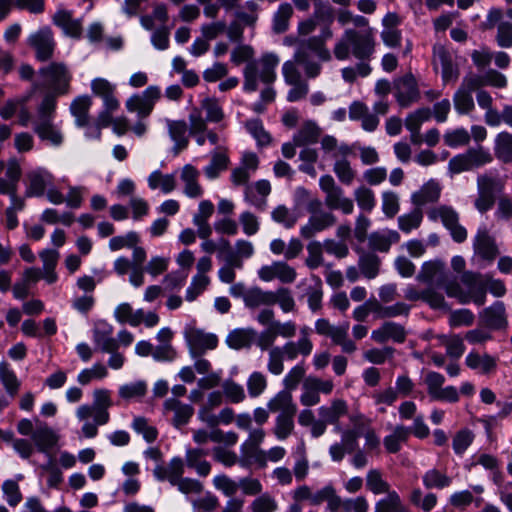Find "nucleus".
I'll return each instance as SVG.
<instances>
[{
	"label": "nucleus",
	"mask_w": 512,
	"mask_h": 512,
	"mask_svg": "<svg viewBox=\"0 0 512 512\" xmlns=\"http://www.w3.org/2000/svg\"><path fill=\"white\" fill-rule=\"evenodd\" d=\"M295 63L300 65L307 78H316L321 73V64L312 59L309 53L304 49H296L294 54Z\"/></svg>",
	"instance_id": "de8ad7c7"
},
{
	"label": "nucleus",
	"mask_w": 512,
	"mask_h": 512,
	"mask_svg": "<svg viewBox=\"0 0 512 512\" xmlns=\"http://www.w3.org/2000/svg\"><path fill=\"white\" fill-rule=\"evenodd\" d=\"M480 318L491 329H502L508 324L505 305L501 301H496L490 307L485 308L480 313Z\"/></svg>",
	"instance_id": "a878e982"
},
{
	"label": "nucleus",
	"mask_w": 512,
	"mask_h": 512,
	"mask_svg": "<svg viewBox=\"0 0 512 512\" xmlns=\"http://www.w3.org/2000/svg\"><path fill=\"white\" fill-rule=\"evenodd\" d=\"M479 89V80L465 75L459 88L453 95L454 108L460 115L471 113L474 108V99L472 93Z\"/></svg>",
	"instance_id": "9b49d317"
},
{
	"label": "nucleus",
	"mask_w": 512,
	"mask_h": 512,
	"mask_svg": "<svg viewBox=\"0 0 512 512\" xmlns=\"http://www.w3.org/2000/svg\"><path fill=\"white\" fill-rule=\"evenodd\" d=\"M279 57L272 52L264 53L258 60L247 63L243 70V89L254 92L258 89V81L270 85L276 80V67Z\"/></svg>",
	"instance_id": "20e7f679"
},
{
	"label": "nucleus",
	"mask_w": 512,
	"mask_h": 512,
	"mask_svg": "<svg viewBox=\"0 0 512 512\" xmlns=\"http://www.w3.org/2000/svg\"><path fill=\"white\" fill-rule=\"evenodd\" d=\"M360 253L358 266L361 274L367 279H374L380 270L381 260L373 252L358 251Z\"/></svg>",
	"instance_id": "e433bc0d"
},
{
	"label": "nucleus",
	"mask_w": 512,
	"mask_h": 512,
	"mask_svg": "<svg viewBox=\"0 0 512 512\" xmlns=\"http://www.w3.org/2000/svg\"><path fill=\"white\" fill-rule=\"evenodd\" d=\"M427 215L432 221L441 220L455 242L461 243L467 239V231L459 224V215L452 207L446 205L434 207L428 211Z\"/></svg>",
	"instance_id": "6e6552de"
},
{
	"label": "nucleus",
	"mask_w": 512,
	"mask_h": 512,
	"mask_svg": "<svg viewBox=\"0 0 512 512\" xmlns=\"http://www.w3.org/2000/svg\"><path fill=\"white\" fill-rule=\"evenodd\" d=\"M395 98L402 108H407L420 99L417 81L412 74L397 78L393 83Z\"/></svg>",
	"instance_id": "f8f14e48"
},
{
	"label": "nucleus",
	"mask_w": 512,
	"mask_h": 512,
	"mask_svg": "<svg viewBox=\"0 0 512 512\" xmlns=\"http://www.w3.org/2000/svg\"><path fill=\"white\" fill-rule=\"evenodd\" d=\"M366 486L373 494L390 493V485L382 478L378 469H371L366 475Z\"/></svg>",
	"instance_id": "052dcab7"
},
{
	"label": "nucleus",
	"mask_w": 512,
	"mask_h": 512,
	"mask_svg": "<svg viewBox=\"0 0 512 512\" xmlns=\"http://www.w3.org/2000/svg\"><path fill=\"white\" fill-rule=\"evenodd\" d=\"M254 254V246L250 241L239 239L235 242V251L226 255L225 262L236 266L237 269L243 267L242 259H248Z\"/></svg>",
	"instance_id": "4c0bfd02"
},
{
	"label": "nucleus",
	"mask_w": 512,
	"mask_h": 512,
	"mask_svg": "<svg viewBox=\"0 0 512 512\" xmlns=\"http://www.w3.org/2000/svg\"><path fill=\"white\" fill-rule=\"evenodd\" d=\"M267 408L271 413H278V415L297 413V405L293 400L292 392L285 389L280 390L269 399Z\"/></svg>",
	"instance_id": "b1692460"
},
{
	"label": "nucleus",
	"mask_w": 512,
	"mask_h": 512,
	"mask_svg": "<svg viewBox=\"0 0 512 512\" xmlns=\"http://www.w3.org/2000/svg\"><path fill=\"white\" fill-rule=\"evenodd\" d=\"M422 481L427 489H444L449 487L452 483V479L449 476L437 469L426 471L422 477Z\"/></svg>",
	"instance_id": "603ef678"
},
{
	"label": "nucleus",
	"mask_w": 512,
	"mask_h": 512,
	"mask_svg": "<svg viewBox=\"0 0 512 512\" xmlns=\"http://www.w3.org/2000/svg\"><path fill=\"white\" fill-rule=\"evenodd\" d=\"M282 353L284 357L289 360H294L298 357V355L308 356L311 354L313 349V344L310 339L299 338L297 342L288 341L283 346Z\"/></svg>",
	"instance_id": "79ce46f5"
},
{
	"label": "nucleus",
	"mask_w": 512,
	"mask_h": 512,
	"mask_svg": "<svg viewBox=\"0 0 512 512\" xmlns=\"http://www.w3.org/2000/svg\"><path fill=\"white\" fill-rule=\"evenodd\" d=\"M441 193L440 185L430 180L426 184H424L418 191L412 193L411 202L417 207L437 202Z\"/></svg>",
	"instance_id": "c756f323"
},
{
	"label": "nucleus",
	"mask_w": 512,
	"mask_h": 512,
	"mask_svg": "<svg viewBox=\"0 0 512 512\" xmlns=\"http://www.w3.org/2000/svg\"><path fill=\"white\" fill-rule=\"evenodd\" d=\"M199 171L192 165L187 164L182 168L180 178L184 183V194L189 198H199L203 189L198 183Z\"/></svg>",
	"instance_id": "c85d7f7f"
},
{
	"label": "nucleus",
	"mask_w": 512,
	"mask_h": 512,
	"mask_svg": "<svg viewBox=\"0 0 512 512\" xmlns=\"http://www.w3.org/2000/svg\"><path fill=\"white\" fill-rule=\"evenodd\" d=\"M93 406L96 408V423L105 425L109 422L110 415L108 408L111 407L112 402L110 398V392L107 389H96L93 392Z\"/></svg>",
	"instance_id": "2f4dec72"
},
{
	"label": "nucleus",
	"mask_w": 512,
	"mask_h": 512,
	"mask_svg": "<svg viewBox=\"0 0 512 512\" xmlns=\"http://www.w3.org/2000/svg\"><path fill=\"white\" fill-rule=\"evenodd\" d=\"M474 253L481 259L492 262L499 254L496 241L485 227L477 230L473 239Z\"/></svg>",
	"instance_id": "a211bd4d"
},
{
	"label": "nucleus",
	"mask_w": 512,
	"mask_h": 512,
	"mask_svg": "<svg viewBox=\"0 0 512 512\" xmlns=\"http://www.w3.org/2000/svg\"><path fill=\"white\" fill-rule=\"evenodd\" d=\"M247 131L256 140L259 146H267L271 142L270 134L264 129L262 121L259 119L248 120L245 124Z\"/></svg>",
	"instance_id": "69168bd1"
},
{
	"label": "nucleus",
	"mask_w": 512,
	"mask_h": 512,
	"mask_svg": "<svg viewBox=\"0 0 512 512\" xmlns=\"http://www.w3.org/2000/svg\"><path fill=\"white\" fill-rule=\"evenodd\" d=\"M444 269L445 265L441 260L426 261L421 266L417 280L423 283H431L436 280L438 285L445 288L449 281H444Z\"/></svg>",
	"instance_id": "bb28decb"
},
{
	"label": "nucleus",
	"mask_w": 512,
	"mask_h": 512,
	"mask_svg": "<svg viewBox=\"0 0 512 512\" xmlns=\"http://www.w3.org/2000/svg\"><path fill=\"white\" fill-rule=\"evenodd\" d=\"M407 509L403 506L401 499L396 491L387 493L385 498L380 499L375 504L374 512H405Z\"/></svg>",
	"instance_id": "4d7b16f0"
},
{
	"label": "nucleus",
	"mask_w": 512,
	"mask_h": 512,
	"mask_svg": "<svg viewBox=\"0 0 512 512\" xmlns=\"http://www.w3.org/2000/svg\"><path fill=\"white\" fill-rule=\"evenodd\" d=\"M131 427L136 433L141 434L148 443H152L157 439V429L154 426L149 425L148 420L144 417H135Z\"/></svg>",
	"instance_id": "774afa93"
},
{
	"label": "nucleus",
	"mask_w": 512,
	"mask_h": 512,
	"mask_svg": "<svg viewBox=\"0 0 512 512\" xmlns=\"http://www.w3.org/2000/svg\"><path fill=\"white\" fill-rule=\"evenodd\" d=\"M297 49H304L306 53L313 52L321 61H329L331 59L330 51L326 48L323 43V39L317 36L310 37L302 41Z\"/></svg>",
	"instance_id": "09e8293b"
},
{
	"label": "nucleus",
	"mask_w": 512,
	"mask_h": 512,
	"mask_svg": "<svg viewBox=\"0 0 512 512\" xmlns=\"http://www.w3.org/2000/svg\"><path fill=\"white\" fill-rule=\"evenodd\" d=\"M255 336L254 328H236L228 333L225 341L231 349H248L254 343Z\"/></svg>",
	"instance_id": "cd10ccee"
},
{
	"label": "nucleus",
	"mask_w": 512,
	"mask_h": 512,
	"mask_svg": "<svg viewBox=\"0 0 512 512\" xmlns=\"http://www.w3.org/2000/svg\"><path fill=\"white\" fill-rule=\"evenodd\" d=\"M39 81L33 84V89H49L46 94H54L55 99L69 92L71 74L62 62H53L38 71Z\"/></svg>",
	"instance_id": "39448f33"
},
{
	"label": "nucleus",
	"mask_w": 512,
	"mask_h": 512,
	"mask_svg": "<svg viewBox=\"0 0 512 512\" xmlns=\"http://www.w3.org/2000/svg\"><path fill=\"white\" fill-rule=\"evenodd\" d=\"M91 106V99L89 96H79L73 100L70 105V111L75 117L76 125L79 127L88 124V111Z\"/></svg>",
	"instance_id": "49530a36"
},
{
	"label": "nucleus",
	"mask_w": 512,
	"mask_h": 512,
	"mask_svg": "<svg viewBox=\"0 0 512 512\" xmlns=\"http://www.w3.org/2000/svg\"><path fill=\"white\" fill-rule=\"evenodd\" d=\"M307 211L309 218L306 224L300 228V235L304 239H311L337 222V217L331 212L323 209L322 202L313 199L308 203Z\"/></svg>",
	"instance_id": "423d86ee"
},
{
	"label": "nucleus",
	"mask_w": 512,
	"mask_h": 512,
	"mask_svg": "<svg viewBox=\"0 0 512 512\" xmlns=\"http://www.w3.org/2000/svg\"><path fill=\"white\" fill-rule=\"evenodd\" d=\"M147 392V384L145 381H136L124 384L119 387V396L124 400L142 398Z\"/></svg>",
	"instance_id": "338daca9"
},
{
	"label": "nucleus",
	"mask_w": 512,
	"mask_h": 512,
	"mask_svg": "<svg viewBox=\"0 0 512 512\" xmlns=\"http://www.w3.org/2000/svg\"><path fill=\"white\" fill-rule=\"evenodd\" d=\"M333 172L338 180L347 186L351 185L356 177V171L352 168L350 161L344 157L336 159Z\"/></svg>",
	"instance_id": "864d4df0"
},
{
	"label": "nucleus",
	"mask_w": 512,
	"mask_h": 512,
	"mask_svg": "<svg viewBox=\"0 0 512 512\" xmlns=\"http://www.w3.org/2000/svg\"><path fill=\"white\" fill-rule=\"evenodd\" d=\"M503 188L501 180L492 173H485L477 177V192H484L486 194H492L496 197V194Z\"/></svg>",
	"instance_id": "5fc2aeb1"
},
{
	"label": "nucleus",
	"mask_w": 512,
	"mask_h": 512,
	"mask_svg": "<svg viewBox=\"0 0 512 512\" xmlns=\"http://www.w3.org/2000/svg\"><path fill=\"white\" fill-rule=\"evenodd\" d=\"M207 452L200 448H189L186 450L185 463L201 477H206L211 471V465L204 458Z\"/></svg>",
	"instance_id": "7c9ffc66"
},
{
	"label": "nucleus",
	"mask_w": 512,
	"mask_h": 512,
	"mask_svg": "<svg viewBox=\"0 0 512 512\" xmlns=\"http://www.w3.org/2000/svg\"><path fill=\"white\" fill-rule=\"evenodd\" d=\"M27 186L25 195L27 197H42L46 189L54 185V175L43 167H37L27 172Z\"/></svg>",
	"instance_id": "4468645a"
},
{
	"label": "nucleus",
	"mask_w": 512,
	"mask_h": 512,
	"mask_svg": "<svg viewBox=\"0 0 512 512\" xmlns=\"http://www.w3.org/2000/svg\"><path fill=\"white\" fill-rule=\"evenodd\" d=\"M422 219V210L416 207L411 212L398 217V227L402 232L408 234L421 225Z\"/></svg>",
	"instance_id": "680f3d73"
},
{
	"label": "nucleus",
	"mask_w": 512,
	"mask_h": 512,
	"mask_svg": "<svg viewBox=\"0 0 512 512\" xmlns=\"http://www.w3.org/2000/svg\"><path fill=\"white\" fill-rule=\"evenodd\" d=\"M161 97L158 86H149L141 94H134L126 101L129 112H136L139 119L148 117L154 109L156 102Z\"/></svg>",
	"instance_id": "1a4fd4ad"
},
{
	"label": "nucleus",
	"mask_w": 512,
	"mask_h": 512,
	"mask_svg": "<svg viewBox=\"0 0 512 512\" xmlns=\"http://www.w3.org/2000/svg\"><path fill=\"white\" fill-rule=\"evenodd\" d=\"M410 435V428L403 425H397L393 432L384 437L383 444L389 453H397L401 449L402 443L406 442Z\"/></svg>",
	"instance_id": "37998d69"
},
{
	"label": "nucleus",
	"mask_w": 512,
	"mask_h": 512,
	"mask_svg": "<svg viewBox=\"0 0 512 512\" xmlns=\"http://www.w3.org/2000/svg\"><path fill=\"white\" fill-rule=\"evenodd\" d=\"M91 90L95 96L103 101V106L107 110H117L120 106L118 99L115 97L116 85L105 78H95L91 81Z\"/></svg>",
	"instance_id": "6ab92c4d"
},
{
	"label": "nucleus",
	"mask_w": 512,
	"mask_h": 512,
	"mask_svg": "<svg viewBox=\"0 0 512 512\" xmlns=\"http://www.w3.org/2000/svg\"><path fill=\"white\" fill-rule=\"evenodd\" d=\"M348 330V322L338 326L331 324L326 318H320L315 322V331L317 334L329 337L334 344L341 347L342 352L352 354L357 350V346L354 341L349 339Z\"/></svg>",
	"instance_id": "0eeeda50"
},
{
	"label": "nucleus",
	"mask_w": 512,
	"mask_h": 512,
	"mask_svg": "<svg viewBox=\"0 0 512 512\" xmlns=\"http://www.w3.org/2000/svg\"><path fill=\"white\" fill-rule=\"evenodd\" d=\"M469 76L479 80V89L484 86L504 88L507 85V78L505 75L495 69H488L482 75L469 73Z\"/></svg>",
	"instance_id": "3c124183"
},
{
	"label": "nucleus",
	"mask_w": 512,
	"mask_h": 512,
	"mask_svg": "<svg viewBox=\"0 0 512 512\" xmlns=\"http://www.w3.org/2000/svg\"><path fill=\"white\" fill-rule=\"evenodd\" d=\"M406 335V330L401 324L387 321L372 331L371 338L377 343H385L388 340L403 343L406 340Z\"/></svg>",
	"instance_id": "412c9836"
},
{
	"label": "nucleus",
	"mask_w": 512,
	"mask_h": 512,
	"mask_svg": "<svg viewBox=\"0 0 512 512\" xmlns=\"http://www.w3.org/2000/svg\"><path fill=\"white\" fill-rule=\"evenodd\" d=\"M376 50V39L372 28L366 30L346 29L335 43L333 54L339 61L351 56L359 61H370Z\"/></svg>",
	"instance_id": "f257e3e1"
},
{
	"label": "nucleus",
	"mask_w": 512,
	"mask_h": 512,
	"mask_svg": "<svg viewBox=\"0 0 512 512\" xmlns=\"http://www.w3.org/2000/svg\"><path fill=\"white\" fill-rule=\"evenodd\" d=\"M487 275L467 271L461 276V283L453 280L445 285V291L449 297L456 298L460 303L473 302L477 306L484 305L487 292Z\"/></svg>",
	"instance_id": "7ed1b4c3"
},
{
	"label": "nucleus",
	"mask_w": 512,
	"mask_h": 512,
	"mask_svg": "<svg viewBox=\"0 0 512 512\" xmlns=\"http://www.w3.org/2000/svg\"><path fill=\"white\" fill-rule=\"evenodd\" d=\"M272 300V291L263 290L258 286L249 288L248 294L245 297L244 305L248 309H256L261 306L270 307Z\"/></svg>",
	"instance_id": "a19ab883"
},
{
	"label": "nucleus",
	"mask_w": 512,
	"mask_h": 512,
	"mask_svg": "<svg viewBox=\"0 0 512 512\" xmlns=\"http://www.w3.org/2000/svg\"><path fill=\"white\" fill-rule=\"evenodd\" d=\"M368 241V247L371 250L370 252H381L387 253L392 244L398 243L400 240V235L395 230L383 229L380 231H374L368 235L366 239Z\"/></svg>",
	"instance_id": "4be33fe9"
},
{
	"label": "nucleus",
	"mask_w": 512,
	"mask_h": 512,
	"mask_svg": "<svg viewBox=\"0 0 512 512\" xmlns=\"http://www.w3.org/2000/svg\"><path fill=\"white\" fill-rule=\"evenodd\" d=\"M321 135L319 126L311 120L303 123L301 128L293 136V141L299 147L316 143Z\"/></svg>",
	"instance_id": "58836bf2"
},
{
	"label": "nucleus",
	"mask_w": 512,
	"mask_h": 512,
	"mask_svg": "<svg viewBox=\"0 0 512 512\" xmlns=\"http://www.w3.org/2000/svg\"><path fill=\"white\" fill-rule=\"evenodd\" d=\"M325 205L330 210H340L345 215L352 214L354 211L353 200L344 195L341 187L325 196Z\"/></svg>",
	"instance_id": "c9c22d12"
},
{
	"label": "nucleus",
	"mask_w": 512,
	"mask_h": 512,
	"mask_svg": "<svg viewBox=\"0 0 512 512\" xmlns=\"http://www.w3.org/2000/svg\"><path fill=\"white\" fill-rule=\"evenodd\" d=\"M433 65L441 67L442 80L445 84L455 83L459 77V69L453 61L452 54L442 45L433 47Z\"/></svg>",
	"instance_id": "dca6fc26"
},
{
	"label": "nucleus",
	"mask_w": 512,
	"mask_h": 512,
	"mask_svg": "<svg viewBox=\"0 0 512 512\" xmlns=\"http://www.w3.org/2000/svg\"><path fill=\"white\" fill-rule=\"evenodd\" d=\"M148 186L155 190L160 188L163 193L167 194L176 187V180L173 174H162L161 171L155 170L148 176Z\"/></svg>",
	"instance_id": "a18cd8bd"
},
{
	"label": "nucleus",
	"mask_w": 512,
	"mask_h": 512,
	"mask_svg": "<svg viewBox=\"0 0 512 512\" xmlns=\"http://www.w3.org/2000/svg\"><path fill=\"white\" fill-rule=\"evenodd\" d=\"M259 5L250 0L236 11V18L246 26H254L258 20Z\"/></svg>",
	"instance_id": "0e129e2a"
},
{
	"label": "nucleus",
	"mask_w": 512,
	"mask_h": 512,
	"mask_svg": "<svg viewBox=\"0 0 512 512\" xmlns=\"http://www.w3.org/2000/svg\"><path fill=\"white\" fill-rule=\"evenodd\" d=\"M275 304H278L285 313L295 309V300L291 291L286 287H279L277 290L272 291L271 306Z\"/></svg>",
	"instance_id": "e2e57ef3"
},
{
	"label": "nucleus",
	"mask_w": 512,
	"mask_h": 512,
	"mask_svg": "<svg viewBox=\"0 0 512 512\" xmlns=\"http://www.w3.org/2000/svg\"><path fill=\"white\" fill-rule=\"evenodd\" d=\"M0 383L6 391V395L0 391V412H2L9 407L10 399L15 398L21 387V381L6 361L0 362Z\"/></svg>",
	"instance_id": "2eb2a0df"
},
{
	"label": "nucleus",
	"mask_w": 512,
	"mask_h": 512,
	"mask_svg": "<svg viewBox=\"0 0 512 512\" xmlns=\"http://www.w3.org/2000/svg\"><path fill=\"white\" fill-rule=\"evenodd\" d=\"M311 279L314 284L306 289L305 295L307 296L309 309L312 312H316L322 308L323 285L319 276L313 274Z\"/></svg>",
	"instance_id": "8fccbe9b"
},
{
	"label": "nucleus",
	"mask_w": 512,
	"mask_h": 512,
	"mask_svg": "<svg viewBox=\"0 0 512 512\" xmlns=\"http://www.w3.org/2000/svg\"><path fill=\"white\" fill-rule=\"evenodd\" d=\"M246 386L249 396L251 398H257L261 396L267 389V377L260 371H254L249 375Z\"/></svg>",
	"instance_id": "6e6d98bb"
},
{
	"label": "nucleus",
	"mask_w": 512,
	"mask_h": 512,
	"mask_svg": "<svg viewBox=\"0 0 512 512\" xmlns=\"http://www.w3.org/2000/svg\"><path fill=\"white\" fill-rule=\"evenodd\" d=\"M32 440L39 452L49 454V451L57 445L59 436L47 424L41 423L33 432Z\"/></svg>",
	"instance_id": "5701e85b"
},
{
	"label": "nucleus",
	"mask_w": 512,
	"mask_h": 512,
	"mask_svg": "<svg viewBox=\"0 0 512 512\" xmlns=\"http://www.w3.org/2000/svg\"><path fill=\"white\" fill-rule=\"evenodd\" d=\"M494 154L503 163L512 162V134L506 131L496 135L494 141Z\"/></svg>",
	"instance_id": "ea45409f"
},
{
	"label": "nucleus",
	"mask_w": 512,
	"mask_h": 512,
	"mask_svg": "<svg viewBox=\"0 0 512 512\" xmlns=\"http://www.w3.org/2000/svg\"><path fill=\"white\" fill-rule=\"evenodd\" d=\"M184 337L192 358L202 356L207 350L215 349L218 344V338L215 334L206 333L195 327H187L184 331Z\"/></svg>",
	"instance_id": "9d476101"
},
{
	"label": "nucleus",
	"mask_w": 512,
	"mask_h": 512,
	"mask_svg": "<svg viewBox=\"0 0 512 512\" xmlns=\"http://www.w3.org/2000/svg\"><path fill=\"white\" fill-rule=\"evenodd\" d=\"M28 43L35 50L36 58L39 61H47L52 58L56 42L49 27H42L32 33L28 38Z\"/></svg>",
	"instance_id": "ddd939ff"
},
{
	"label": "nucleus",
	"mask_w": 512,
	"mask_h": 512,
	"mask_svg": "<svg viewBox=\"0 0 512 512\" xmlns=\"http://www.w3.org/2000/svg\"><path fill=\"white\" fill-rule=\"evenodd\" d=\"M53 23L60 27L64 34L73 38H80L82 34V23L80 19H74L72 12L66 9H59L52 18Z\"/></svg>",
	"instance_id": "393cba45"
},
{
	"label": "nucleus",
	"mask_w": 512,
	"mask_h": 512,
	"mask_svg": "<svg viewBox=\"0 0 512 512\" xmlns=\"http://www.w3.org/2000/svg\"><path fill=\"white\" fill-rule=\"evenodd\" d=\"M293 8L289 3H282L273 16V30L276 33H284L289 26Z\"/></svg>",
	"instance_id": "13d9d810"
},
{
	"label": "nucleus",
	"mask_w": 512,
	"mask_h": 512,
	"mask_svg": "<svg viewBox=\"0 0 512 512\" xmlns=\"http://www.w3.org/2000/svg\"><path fill=\"white\" fill-rule=\"evenodd\" d=\"M354 198L358 207L366 212H371L376 206L375 193L367 186H359L354 190Z\"/></svg>",
	"instance_id": "bf43d9fd"
},
{
	"label": "nucleus",
	"mask_w": 512,
	"mask_h": 512,
	"mask_svg": "<svg viewBox=\"0 0 512 512\" xmlns=\"http://www.w3.org/2000/svg\"><path fill=\"white\" fill-rule=\"evenodd\" d=\"M465 363L470 369L477 370L482 374H489L497 367L496 358L489 354H479L474 351L466 356Z\"/></svg>",
	"instance_id": "473e14b6"
},
{
	"label": "nucleus",
	"mask_w": 512,
	"mask_h": 512,
	"mask_svg": "<svg viewBox=\"0 0 512 512\" xmlns=\"http://www.w3.org/2000/svg\"><path fill=\"white\" fill-rule=\"evenodd\" d=\"M165 413L173 412L172 424L176 428L185 426L194 414L193 406L185 404L176 398H168L163 403Z\"/></svg>",
	"instance_id": "aec40b11"
},
{
	"label": "nucleus",
	"mask_w": 512,
	"mask_h": 512,
	"mask_svg": "<svg viewBox=\"0 0 512 512\" xmlns=\"http://www.w3.org/2000/svg\"><path fill=\"white\" fill-rule=\"evenodd\" d=\"M114 328L104 320L97 321L92 330L95 349L100 352H113L118 349V341L113 337Z\"/></svg>",
	"instance_id": "f3484780"
},
{
	"label": "nucleus",
	"mask_w": 512,
	"mask_h": 512,
	"mask_svg": "<svg viewBox=\"0 0 512 512\" xmlns=\"http://www.w3.org/2000/svg\"><path fill=\"white\" fill-rule=\"evenodd\" d=\"M348 413V405L343 399H334L329 406H321L318 409L320 418L329 424L337 425L339 419Z\"/></svg>",
	"instance_id": "72a5a7b5"
},
{
	"label": "nucleus",
	"mask_w": 512,
	"mask_h": 512,
	"mask_svg": "<svg viewBox=\"0 0 512 512\" xmlns=\"http://www.w3.org/2000/svg\"><path fill=\"white\" fill-rule=\"evenodd\" d=\"M296 414L277 415L272 428L275 437L284 441L291 436L295 429L294 417Z\"/></svg>",
	"instance_id": "c03bdc74"
},
{
	"label": "nucleus",
	"mask_w": 512,
	"mask_h": 512,
	"mask_svg": "<svg viewBox=\"0 0 512 512\" xmlns=\"http://www.w3.org/2000/svg\"><path fill=\"white\" fill-rule=\"evenodd\" d=\"M57 99L54 94H45L36 108L32 119L34 132L43 141H48L53 146H60L63 142L61 131L54 124L56 117Z\"/></svg>",
	"instance_id": "f03ea898"
},
{
	"label": "nucleus",
	"mask_w": 512,
	"mask_h": 512,
	"mask_svg": "<svg viewBox=\"0 0 512 512\" xmlns=\"http://www.w3.org/2000/svg\"><path fill=\"white\" fill-rule=\"evenodd\" d=\"M168 132L174 141L173 151L177 155L188 146L187 124L185 121L167 120Z\"/></svg>",
	"instance_id": "f704fd0d"
}]
</instances>
